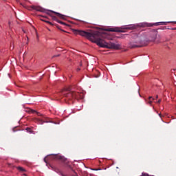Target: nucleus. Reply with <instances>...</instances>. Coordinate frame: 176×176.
I'll use <instances>...</instances> for the list:
<instances>
[{
	"label": "nucleus",
	"instance_id": "f257e3e1",
	"mask_svg": "<svg viewBox=\"0 0 176 176\" xmlns=\"http://www.w3.org/2000/svg\"><path fill=\"white\" fill-rule=\"evenodd\" d=\"M75 34L85 36L87 39H90L94 43H96L100 47H105L106 49H116L118 50L120 49V45L115 43H107L105 40L102 39V34L100 32H86L83 30H75Z\"/></svg>",
	"mask_w": 176,
	"mask_h": 176
},
{
	"label": "nucleus",
	"instance_id": "f03ea898",
	"mask_svg": "<svg viewBox=\"0 0 176 176\" xmlns=\"http://www.w3.org/2000/svg\"><path fill=\"white\" fill-rule=\"evenodd\" d=\"M80 96H82V94L74 91L63 93L65 101H74L75 99L78 100V98H80Z\"/></svg>",
	"mask_w": 176,
	"mask_h": 176
},
{
	"label": "nucleus",
	"instance_id": "7ed1b4c3",
	"mask_svg": "<svg viewBox=\"0 0 176 176\" xmlns=\"http://www.w3.org/2000/svg\"><path fill=\"white\" fill-rule=\"evenodd\" d=\"M53 159L56 160H60L63 163H67V160L64 156L58 155H51Z\"/></svg>",
	"mask_w": 176,
	"mask_h": 176
},
{
	"label": "nucleus",
	"instance_id": "20e7f679",
	"mask_svg": "<svg viewBox=\"0 0 176 176\" xmlns=\"http://www.w3.org/2000/svg\"><path fill=\"white\" fill-rule=\"evenodd\" d=\"M156 36H157V31L154 30L150 33V42H153L156 40Z\"/></svg>",
	"mask_w": 176,
	"mask_h": 176
},
{
	"label": "nucleus",
	"instance_id": "39448f33",
	"mask_svg": "<svg viewBox=\"0 0 176 176\" xmlns=\"http://www.w3.org/2000/svg\"><path fill=\"white\" fill-rule=\"evenodd\" d=\"M47 13V14H48L49 16H51V17H52L53 14L52 13H54V14H56V16H58V17H60V19H64V15L58 13V12H56L54 11H52V10H49L45 12Z\"/></svg>",
	"mask_w": 176,
	"mask_h": 176
},
{
	"label": "nucleus",
	"instance_id": "423d86ee",
	"mask_svg": "<svg viewBox=\"0 0 176 176\" xmlns=\"http://www.w3.org/2000/svg\"><path fill=\"white\" fill-rule=\"evenodd\" d=\"M123 27H124L123 28L124 30H135V29H137V27H140V25L133 24V25H125Z\"/></svg>",
	"mask_w": 176,
	"mask_h": 176
},
{
	"label": "nucleus",
	"instance_id": "0eeeda50",
	"mask_svg": "<svg viewBox=\"0 0 176 176\" xmlns=\"http://www.w3.org/2000/svg\"><path fill=\"white\" fill-rule=\"evenodd\" d=\"M142 46H146V44H142V43H140V44L137 45L134 43H131L129 47H131V49H135V47H142Z\"/></svg>",
	"mask_w": 176,
	"mask_h": 176
},
{
	"label": "nucleus",
	"instance_id": "6e6552de",
	"mask_svg": "<svg viewBox=\"0 0 176 176\" xmlns=\"http://www.w3.org/2000/svg\"><path fill=\"white\" fill-rule=\"evenodd\" d=\"M106 31H109V32H123V31L118 28H108L106 29Z\"/></svg>",
	"mask_w": 176,
	"mask_h": 176
},
{
	"label": "nucleus",
	"instance_id": "1a4fd4ad",
	"mask_svg": "<svg viewBox=\"0 0 176 176\" xmlns=\"http://www.w3.org/2000/svg\"><path fill=\"white\" fill-rule=\"evenodd\" d=\"M32 8L34 9V10H37V12H45V10L40 6H33Z\"/></svg>",
	"mask_w": 176,
	"mask_h": 176
},
{
	"label": "nucleus",
	"instance_id": "9d476101",
	"mask_svg": "<svg viewBox=\"0 0 176 176\" xmlns=\"http://www.w3.org/2000/svg\"><path fill=\"white\" fill-rule=\"evenodd\" d=\"M36 122H38L39 124H43L45 123V121L41 118H36Z\"/></svg>",
	"mask_w": 176,
	"mask_h": 176
},
{
	"label": "nucleus",
	"instance_id": "9b49d317",
	"mask_svg": "<svg viewBox=\"0 0 176 176\" xmlns=\"http://www.w3.org/2000/svg\"><path fill=\"white\" fill-rule=\"evenodd\" d=\"M30 112L32 113H36L38 116H42V115H41V113H38V112H36V111H35V110H32V109H31L30 110Z\"/></svg>",
	"mask_w": 176,
	"mask_h": 176
},
{
	"label": "nucleus",
	"instance_id": "f8f14e48",
	"mask_svg": "<svg viewBox=\"0 0 176 176\" xmlns=\"http://www.w3.org/2000/svg\"><path fill=\"white\" fill-rule=\"evenodd\" d=\"M25 130L28 133H30V134L32 133V129H31V128L28 127Z\"/></svg>",
	"mask_w": 176,
	"mask_h": 176
},
{
	"label": "nucleus",
	"instance_id": "ddd939ff",
	"mask_svg": "<svg viewBox=\"0 0 176 176\" xmlns=\"http://www.w3.org/2000/svg\"><path fill=\"white\" fill-rule=\"evenodd\" d=\"M17 170H19V171H22V172H24L25 171V169H24L23 167L21 166H19L17 168Z\"/></svg>",
	"mask_w": 176,
	"mask_h": 176
},
{
	"label": "nucleus",
	"instance_id": "4468645a",
	"mask_svg": "<svg viewBox=\"0 0 176 176\" xmlns=\"http://www.w3.org/2000/svg\"><path fill=\"white\" fill-rule=\"evenodd\" d=\"M52 19L54 21H56V23H58V19H57L56 17V16H53L52 15Z\"/></svg>",
	"mask_w": 176,
	"mask_h": 176
},
{
	"label": "nucleus",
	"instance_id": "2eb2a0df",
	"mask_svg": "<svg viewBox=\"0 0 176 176\" xmlns=\"http://www.w3.org/2000/svg\"><path fill=\"white\" fill-rule=\"evenodd\" d=\"M58 23L59 24H62V25H67V24H66L65 23L63 22V21H60V20L58 21Z\"/></svg>",
	"mask_w": 176,
	"mask_h": 176
},
{
	"label": "nucleus",
	"instance_id": "dca6fc26",
	"mask_svg": "<svg viewBox=\"0 0 176 176\" xmlns=\"http://www.w3.org/2000/svg\"><path fill=\"white\" fill-rule=\"evenodd\" d=\"M166 25V22H159L157 24V25Z\"/></svg>",
	"mask_w": 176,
	"mask_h": 176
},
{
	"label": "nucleus",
	"instance_id": "f3484780",
	"mask_svg": "<svg viewBox=\"0 0 176 176\" xmlns=\"http://www.w3.org/2000/svg\"><path fill=\"white\" fill-rule=\"evenodd\" d=\"M155 100V98H152V96L148 97V100Z\"/></svg>",
	"mask_w": 176,
	"mask_h": 176
},
{
	"label": "nucleus",
	"instance_id": "a211bd4d",
	"mask_svg": "<svg viewBox=\"0 0 176 176\" xmlns=\"http://www.w3.org/2000/svg\"><path fill=\"white\" fill-rule=\"evenodd\" d=\"M162 102V99H159L157 101V104H160Z\"/></svg>",
	"mask_w": 176,
	"mask_h": 176
},
{
	"label": "nucleus",
	"instance_id": "6ab92c4d",
	"mask_svg": "<svg viewBox=\"0 0 176 176\" xmlns=\"http://www.w3.org/2000/svg\"><path fill=\"white\" fill-rule=\"evenodd\" d=\"M148 104H149L150 105H152V100H148Z\"/></svg>",
	"mask_w": 176,
	"mask_h": 176
},
{
	"label": "nucleus",
	"instance_id": "aec40b11",
	"mask_svg": "<svg viewBox=\"0 0 176 176\" xmlns=\"http://www.w3.org/2000/svg\"><path fill=\"white\" fill-rule=\"evenodd\" d=\"M46 23H47L50 24V25H52V22H50V21H46Z\"/></svg>",
	"mask_w": 176,
	"mask_h": 176
},
{
	"label": "nucleus",
	"instance_id": "412c9836",
	"mask_svg": "<svg viewBox=\"0 0 176 176\" xmlns=\"http://www.w3.org/2000/svg\"><path fill=\"white\" fill-rule=\"evenodd\" d=\"M46 159H47V157H45L44 158V162H45V163H47V161L46 160Z\"/></svg>",
	"mask_w": 176,
	"mask_h": 176
},
{
	"label": "nucleus",
	"instance_id": "4be33fe9",
	"mask_svg": "<svg viewBox=\"0 0 176 176\" xmlns=\"http://www.w3.org/2000/svg\"><path fill=\"white\" fill-rule=\"evenodd\" d=\"M92 170H94V171H98V170L100 169H92Z\"/></svg>",
	"mask_w": 176,
	"mask_h": 176
},
{
	"label": "nucleus",
	"instance_id": "5701e85b",
	"mask_svg": "<svg viewBox=\"0 0 176 176\" xmlns=\"http://www.w3.org/2000/svg\"><path fill=\"white\" fill-rule=\"evenodd\" d=\"M12 130L14 132L16 131V128H14Z\"/></svg>",
	"mask_w": 176,
	"mask_h": 176
},
{
	"label": "nucleus",
	"instance_id": "b1692460",
	"mask_svg": "<svg viewBox=\"0 0 176 176\" xmlns=\"http://www.w3.org/2000/svg\"><path fill=\"white\" fill-rule=\"evenodd\" d=\"M60 55H56V56H54V57H59Z\"/></svg>",
	"mask_w": 176,
	"mask_h": 176
},
{
	"label": "nucleus",
	"instance_id": "393cba45",
	"mask_svg": "<svg viewBox=\"0 0 176 176\" xmlns=\"http://www.w3.org/2000/svg\"><path fill=\"white\" fill-rule=\"evenodd\" d=\"M77 71H80V68H78V69H77Z\"/></svg>",
	"mask_w": 176,
	"mask_h": 176
},
{
	"label": "nucleus",
	"instance_id": "a878e982",
	"mask_svg": "<svg viewBox=\"0 0 176 176\" xmlns=\"http://www.w3.org/2000/svg\"><path fill=\"white\" fill-rule=\"evenodd\" d=\"M156 98H159V96L157 95L156 96Z\"/></svg>",
	"mask_w": 176,
	"mask_h": 176
},
{
	"label": "nucleus",
	"instance_id": "bb28decb",
	"mask_svg": "<svg viewBox=\"0 0 176 176\" xmlns=\"http://www.w3.org/2000/svg\"><path fill=\"white\" fill-rule=\"evenodd\" d=\"M159 115H160V118H162V114H159Z\"/></svg>",
	"mask_w": 176,
	"mask_h": 176
},
{
	"label": "nucleus",
	"instance_id": "cd10ccee",
	"mask_svg": "<svg viewBox=\"0 0 176 176\" xmlns=\"http://www.w3.org/2000/svg\"><path fill=\"white\" fill-rule=\"evenodd\" d=\"M116 168H119V167L117 166Z\"/></svg>",
	"mask_w": 176,
	"mask_h": 176
}]
</instances>
